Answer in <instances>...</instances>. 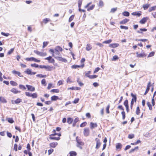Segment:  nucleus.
I'll return each instance as SVG.
<instances>
[{
    "label": "nucleus",
    "mask_w": 156,
    "mask_h": 156,
    "mask_svg": "<svg viewBox=\"0 0 156 156\" xmlns=\"http://www.w3.org/2000/svg\"><path fill=\"white\" fill-rule=\"evenodd\" d=\"M95 140L96 143L95 148L97 149H98L99 148L101 144V143L100 142V140L99 139L97 138H95Z\"/></svg>",
    "instance_id": "f257e3e1"
},
{
    "label": "nucleus",
    "mask_w": 156,
    "mask_h": 156,
    "mask_svg": "<svg viewBox=\"0 0 156 156\" xmlns=\"http://www.w3.org/2000/svg\"><path fill=\"white\" fill-rule=\"evenodd\" d=\"M84 135L85 136H89L90 133V130L88 128H85L83 132Z\"/></svg>",
    "instance_id": "f03ea898"
},
{
    "label": "nucleus",
    "mask_w": 156,
    "mask_h": 156,
    "mask_svg": "<svg viewBox=\"0 0 156 156\" xmlns=\"http://www.w3.org/2000/svg\"><path fill=\"white\" fill-rule=\"evenodd\" d=\"M55 58L59 61L63 62H67V60L65 58L62 57H61L56 56Z\"/></svg>",
    "instance_id": "7ed1b4c3"
},
{
    "label": "nucleus",
    "mask_w": 156,
    "mask_h": 156,
    "mask_svg": "<svg viewBox=\"0 0 156 156\" xmlns=\"http://www.w3.org/2000/svg\"><path fill=\"white\" fill-rule=\"evenodd\" d=\"M76 141L77 143L78 144L77 145V146L78 147H80V149H82V147L80 146V145L83 146L84 144V143L83 142H82L79 139H77V138L76 139Z\"/></svg>",
    "instance_id": "20e7f679"
},
{
    "label": "nucleus",
    "mask_w": 156,
    "mask_h": 156,
    "mask_svg": "<svg viewBox=\"0 0 156 156\" xmlns=\"http://www.w3.org/2000/svg\"><path fill=\"white\" fill-rule=\"evenodd\" d=\"M26 87H27L28 90L29 91L33 92L35 90L34 87H33L32 86L27 84L26 85Z\"/></svg>",
    "instance_id": "39448f33"
},
{
    "label": "nucleus",
    "mask_w": 156,
    "mask_h": 156,
    "mask_svg": "<svg viewBox=\"0 0 156 156\" xmlns=\"http://www.w3.org/2000/svg\"><path fill=\"white\" fill-rule=\"evenodd\" d=\"M45 59L48 60V62L51 63H54L55 61L54 59L53 58H52L51 56H49L48 57L45 58Z\"/></svg>",
    "instance_id": "423d86ee"
},
{
    "label": "nucleus",
    "mask_w": 156,
    "mask_h": 156,
    "mask_svg": "<svg viewBox=\"0 0 156 156\" xmlns=\"http://www.w3.org/2000/svg\"><path fill=\"white\" fill-rule=\"evenodd\" d=\"M151 85V82L149 81L148 82V83L147 85V89H146L145 92L144 94V95H146L147 94V93L150 90V87Z\"/></svg>",
    "instance_id": "0eeeda50"
},
{
    "label": "nucleus",
    "mask_w": 156,
    "mask_h": 156,
    "mask_svg": "<svg viewBox=\"0 0 156 156\" xmlns=\"http://www.w3.org/2000/svg\"><path fill=\"white\" fill-rule=\"evenodd\" d=\"M136 54L137 55V57L138 58L143 57L147 56L146 54L144 52L139 54L138 52H137Z\"/></svg>",
    "instance_id": "6e6552de"
},
{
    "label": "nucleus",
    "mask_w": 156,
    "mask_h": 156,
    "mask_svg": "<svg viewBox=\"0 0 156 156\" xmlns=\"http://www.w3.org/2000/svg\"><path fill=\"white\" fill-rule=\"evenodd\" d=\"M12 74H16L17 75L19 76L23 77V76L21 74V73L19 71H17L16 70H13L12 72Z\"/></svg>",
    "instance_id": "1a4fd4ad"
},
{
    "label": "nucleus",
    "mask_w": 156,
    "mask_h": 156,
    "mask_svg": "<svg viewBox=\"0 0 156 156\" xmlns=\"http://www.w3.org/2000/svg\"><path fill=\"white\" fill-rule=\"evenodd\" d=\"M90 125V128L91 129H93L94 127H97L98 126L96 123H94L93 122H91Z\"/></svg>",
    "instance_id": "9d476101"
},
{
    "label": "nucleus",
    "mask_w": 156,
    "mask_h": 156,
    "mask_svg": "<svg viewBox=\"0 0 156 156\" xmlns=\"http://www.w3.org/2000/svg\"><path fill=\"white\" fill-rule=\"evenodd\" d=\"M148 19V18L147 17H144L140 21V23L142 24H144Z\"/></svg>",
    "instance_id": "9b49d317"
},
{
    "label": "nucleus",
    "mask_w": 156,
    "mask_h": 156,
    "mask_svg": "<svg viewBox=\"0 0 156 156\" xmlns=\"http://www.w3.org/2000/svg\"><path fill=\"white\" fill-rule=\"evenodd\" d=\"M22 101V99L20 98H17L16 100H15L14 102L12 101V104H18Z\"/></svg>",
    "instance_id": "f8f14e48"
},
{
    "label": "nucleus",
    "mask_w": 156,
    "mask_h": 156,
    "mask_svg": "<svg viewBox=\"0 0 156 156\" xmlns=\"http://www.w3.org/2000/svg\"><path fill=\"white\" fill-rule=\"evenodd\" d=\"M129 21V20L126 19H123V20L120 21L119 24H125L126 23L128 22Z\"/></svg>",
    "instance_id": "ddd939ff"
},
{
    "label": "nucleus",
    "mask_w": 156,
    "mask_h": 156,
    "mask_svg": "<svg viewBox=\"0 0 156 156\" xmlns=\"http://www.w3.org/2000/svg\"><path fill=\"white\" fill-rule=\"evenodd\" d=\"M119 44L117 43L111 44H109V47L112 48H115L118 47Z\"/></svg>",
    "instance_id": "4468645a"
},
{
    "label": "nucleus",
    "mask_w": 156,
    "mask_h": 156,
    "mask_svg": "<svg viewBox=\"0 0 156 156\" xmlns=\"http://www.w3.org/2000/svg\"><path fill=\"white\" fill-rule=\"evenodd\" d=\"M10 91L15 94L20 93L21 92L20 91L16 89L15 88L12 89L10 90Z\"/></svg>",
    "instance_id": "2eb2a0df"
},
{
    "label": "nucleus",
    "mask_w": 156,
    "mask_h": 156,
    "mask_svg": "<svg viewBox=\"0 0 156 156\" xmlns=\"http://www.w3.org/2000/svg\"><path fill=\"white\" fill-rule=\"evenodd\" d=\"M131 95L132 97V99H133L134 102H136L137 100V97L136 94H134L133 93H131Z\"/></svg>",
    "instance_id": "dca6fc26"
},
{
    "label": "nucleus",
    "mask_w": 156,
    "mask_h": 156,
    "mask_svg": "<svg viewBox=\"0 0 156 156\" xmlns=\"http://www.w3.org/2000/svg\"><path fill=\"white\" fill-rule=\"evenodd\" d=\"M58 145V143L56 142H54L52 143H51L50 144V145L51 147L55 148V147Z\"/></svg>",
    "instance_id": "f3484780"
},
{
    "label": "nucleus",
    "mask_w": 156,
    "mask_h": 156,
    "mask_svg": "<svg viewBox=\"0 0 156 156\" xmlns=\"http://www.w3.org/2000/svg\"><path fill=\"white\" fill-rule=\"evenodd\" d=\"M55 50L57 51H62V49L61 47L57 46L55 48Z\"/></svg>",
    "instance_id": "a211bd4d"
},
{
    "label": "nucleus",
    "mask_w": 156,
    "mask_h": 156,
    "mask_svg": "<svg viewBox=\"0 0 156 156\" xmlns=\"http://www.w3.org/2000/svg\"><path fill=\"white\" fill-rule=\"evenodd\" d=\"M59 98L58 96L54 95L52 96L51 98V99L52 101H55L56 100L58 99Z\"/></svg>",
    "instance_id": "6ab92c4d"
},
{
    "label": "nucleus",
    "mask_w": 156,
    "mask_h": 156,
    "mask_svg": "<svg viewBox=\"0 0 156 156\" xmlns=\"http://www.w3.org/2000/svg\"><path fill=\"white\" fill-rule=\"evenodd\" d=\"M0 101L3 103H6L7 102L6 100L4 98L2 97H0Z\"/></svg>",
    "instance_id": "aec40b11"
},
{
    "label": "nucleus",
    "mask_w": 156,
    "mask_h": 156,
    "mask_svg": "<svg viewBox=\"0 0 156 156\" xmlns=\"http://www.w3.org/2000/svg\"><path fill=\"white\" fill-rule=\"evenodd\" d=\"M73 121V119L71 118H68L67 119V122L69 124H71Z\"/></svg>",
    "instance_id": "412c9836"
},
{
    "label": "nucleus",
    "mask_w": 156,
    "mask_h": 156,
    "mask_svg": "<svg viewBox=\"0 0 156 156\" xmlns=\"http://www.w3.org/2000/svg\"><path fill=\"white\" fill-rule=\"evenodd\" d=\"M150 5L149 4H146L144 5L143 7L144 10H147L150 7Z\"/></svg>",
    "instance_id": "4be33fe9"
},
{
    "label": "nucleus",
    "mask_w": 156,
    "mask_h": 156,
    "mask_svg": "<svg viewBox=\"0 0 156 156\" xmlns=\"http://www.w3.org/2000/svg\"><path fill=\"white\" fill-rule=\"evenodd\" d=\"M69 154H70L69 156H76L77 155L76 153L74 151H71L69 152Z\"/></svg>",
    "instance_id": "5701e85b"
},
{
    "label": "nucleus",
    "mask_w": 156,
    "mask_h": 156,
    "mask_svg": "<svg viewBox=\"0 0 156 156\" xmlns=\"http://www.w3.org/2000/svg\"><path fill=\"white\" fill-rule=\"evenodd\" d=\"M31 69H27L25 71H24V72L28 74V75H31Z\"/></svg>",
    "instance_id": "b1692460"
},
{
    "label": "nucleus",
    "mask_w": 156,
    "mask_h": 156,
    "mask_svg": "<svg viewBox=\"0 0 156 156\" xmlns=\"http://www.w3.org/2000/svg\"><path fill=\"white\" fill-rule=\"evenodd\" d=\"M49 138L51 140H59L60 139V138L59 137H56L55 136L52 137L51 136H50Z\"/></svg>",
    "instance_id": "393cba45"
},
{
    "label": "nucleus",
    "mask_w": 156,
    "mask_h": 156,
    "mask_svg": "<svg viewBox=\"0 0 156 156\" xmlns=\"http://www.w3.org/2000/svg\"><path fill=\"white\" fill-rule=\"evenodd\" d=\"M122 15L126 16H128L129 15V13L127 11H124L122 13Z\"/></svg>",
    "instance_id": "a878e982"
},
{
    "label": "nucleus",
    "mask_w": 156,
    "mask_h": 156,
    "mask_svg": "<svg viewBox=\"0 0 156 156\" xmlns=\"http://www.w3.org/2000/svg\"><path fill=\"white\" fill-rule=\"evenodd\" d=\"M50 21V20L49 18H45L43 20V22L45 24H46L48 22Z\"/></svg>",
    "instance_id": "bb28decb"
},
{
    "label": "nucleus",
    "mask_w": 156,
    "mask_h": 156,
    "mask_svg": "<svg viewBox=\"0 0 156 156\" xmlns=\"http://www.w3.org/2000/svg\"><path fill=\"white\" fill-rule=\"evenodd\" d=\"M122 147V145L120 143H118L116 145V148L117 149H121Z\"/></svg>",
    "instance_id": "cd10ccee"
},
{
    "label": "nucleus",
    "mask_w": 156,
    "mask_h": 156,
    "mask_svg": "<svg viewBox=\"0 0 156 156\" xmlns=\"http://www.w3.org/2000/svg\"><path fill=\"white\" fill-rule=\"evenodd\" d=\"M95 7V5L94 4L92 5L91 6L89 7L87 9V10L88 11L92 10L94 9Z\"/></svg>",
    "instance_id": "c85d7f7f"
},
{
    "label": "nucleus",
    "mask_w": 156,
    "mask_h": 156,
    "mask_svg": "<svg viewBox=\"0 0 156 156\" xmlns=\"http://www.w3.org/2000/svg\"><path fill=\"white\" fill-rule=\"evenodd\" d=\"M156 9V5L154 6L153 7H151L149 9V12H151L152 11H154Z\"/></svg>",
    "instance_id": "c756f323"
},
{
    "label": "nucleus",
    "mask_w": 156,
    "mask_h": 156,
    "mask_svg": "<svg viewBox=\"0 0 156 156\" xmlns=\"http://www.w3.org/2000/svg\"><path fill=\"white\" fill-rule=\"evenodd\" d=\"M10 83L13 86H16L18 85L17 83L13 81H10Z\"/></svg>",
    "instance_id": "7c9ffc66"
},
{
    "label": "nucleus",
    "mask_w": 156,
    "mask_h": 156,
    "mask_svg": "<svg viewBox=\"0 0 156 156\" xmlns=\"http://www.w3.org/2000/svg\"><path fill=\"white\" fill-rule=\"evenodd\" d=\"M91 49V47L90 44H87L86 48V50L87 51H89Z\"/></svg>",
    "instance_id": "2f4dec72"
},
{
    "label": "nucleus",
    "mask_w": 156,
    "mask_h": 156,
    "mask_svg": "<svg viewBox=\"0 0 156 156\" xmlns=\"http://www.w3.org/2000/svg\"><path fill=\"white\" fill-rule=\"evenodd\" d=\"M98 76L97 75H93L88 76V77L90 79H92L96 78Z\"/></svg>",
    "instance_id": "473e14b6"
},
{
    "label": "nucleus",
    "mask_w": 156,
    "mask_h": 156,
    "mask_svg": "<svg viewBox=\"0 0 156 156\" xmlns=\"http://www.w3.org/2000/svg\"><path fill=\"white\" fill-rule=\"evenodd\" d=\"M52 67L49 66H45L44 68L47 69L48 71H51Z\"/></svg>",
    "instance_id": "72a5a7b5"
},
{
    "label": "nucleus",
    "mask_w": 156,
    "mask_h": 156,
    "mask_svg": "<svg viewBox=\"0 0 156 156\" xmlns=\"http://www.w3.org/2000/svg\"><path fill=\"white\" fill-rule=\"evenodd\" d=\"M147 106H148V107L149 108V110H152V105L151 104L150 102H147Z\"/></svg>",
    "instance_id": "f704fd0d"
},
{
    "label": "nucleus",
    "mask_w": 156,
    "mask_h": 156,
    "mask_svg": "<svg viewBox=\"0 0 156 156\" xmlns=\"http://www.w3.org/2000/svg\"><path fill=\"white\" fill-rule=\"evenodd\" d=\"M50 91L53 93H58L59 92V90L58 89H53L51 90Z\"/></svg>",
    "instance_id": "c9c22d12"
},
{
    "label": "nucleus",
    "mask_w": 156,
    "mask_h": 156,
    "mask_svg": "<svg viewBox=\"0 0 156 156\" xmlns=\"http://www.w3.org/2000/svg\"><path fill=\"white\" fill-rule=\"evenodd\" d=\"M139 147L138 146L135 147L134 148L131 149L129 151V153H131L134 152L136 150L138 149Z\"/></svg>",
    "instance_id": "e433bc0d"
},
{
    "label": "nucleus",
    "mask_w": 156,
    "mask_h": 156,
    "mask_svg": "<svg viewBox=\"0 0 156 156\" xmlns=\"http://www.w3.org/2000/svg\"><path fill=\"white\" fill-rule=\"evenodd\" d=\"M119 58L118 57L117 55H114L113 57L112 58V61H116Z\"/></svg>",
    "instance_id": "4c0bfd02"
},
{
    "label": "nucleus",
    "mask_w": 156,
    "mask_h": 156,
    "mask_svg": "<svg viewBox=\"0 0 156 156\" xmlns=\"http://www.w3.org/2000/svg\"><path fill=\"white\" fill-rule=\"evenodd\" d=\"M41 83L42 85H43L44 86H46V80L45 79H43L42 80Z\"/></svg>",
    "instance_id": "58836bf2"
},
{
    "label": "nucleus",
    "mask_w": 156,
    "mask_h": 156,
    "mask_svg": "<svg viewBox=\"0 0 156 156\" xmlns=\"http://www.w3.org/2000/svg\"><path fill=\"white\" fill-rule=\"evenodd\" d=\"M80 66L78 65H73L71 66V68L72 69H76L80 67Z\"/></svg>",
    "instance_id": "ea45409f"
},
{
    "label": "nucleus",
    "mask_w": 156,
    "mask_h": 156,
    "mask_svg": "<svg viewBox=\"0 0 156 156\" xmlns=\"http://www.w3.org/2000/svg\"><path fill=\"white\" fill-rule=\"evenodd\" d=\"M79 9L80 8L82 4V0H79L78 2Z\"/></svg>",
    "instance_id": "a19ab883"
},
{
    "label": "nucleus",
    "mask_w": 156,
    "mask_h": 156,
    "mask_svg": "<svg viewBox=\"0 0 156 156\" xmlns=\"http://www.w3.org/2000/svg\"><path fill=\"white\" fill-rule=\"evenodd\" d=\"M31 97L33 98H35L37 97V93L32 94Z\"/></svg>",
    "instance_id": "79ce46f5"
},
{
    "label": "nucleus",
    "mask_w": 156,
    "mask_h": 156,
    "mask_svg": "<svg viewBox=\"0 0 156 156\" xmlns=\"http://www.w3.org/2000/svg\"><path fill=\"white\" fill-rule=\"evenodd\" d=\"M34 59V57H31L30 58H25V60L27 61H33Z\"/></svg>",
    "instance_id": "37998d69"
},
{
    "label": "nucleus",
    "mask_w": 156,
    "mask_h": 156,
    "mask_svg": "<svg viewBox=\"0 0 156 156\" xmlns=\"http://www.w3.org/2000/svg\"><path fill=\"white\" fill-rule=\"evenodd\" d=\"M134 135L133 134H129L128 136L129 139H132L134 137Z\"/></svg>",
    "instance_id": "c03bdc74"
},
{
    "label": "nucleus",
    "mask_w": 156,
    "mask_h": 156,
    "mask_svg": "<svg viewBox=\"0 0 156 156\" xmlns=\"http://www.w3.org/2000/svg\"><path fill=\"white\" fill-rule=\"evenodd\" d=\"M74 15H72L69 18V22H71L74 19Z\"/></svg>",
    "instance_id": "a18cd8bd"
},
{
    "label": "nucleus",
    "mask_w": 156,
    "mask_h": 156,
    "mask_svg": "<svg viewBox=\"0 0 156 156\" xmlns=\"http://www.w3.org/2000/svg\"><path fill=\"white\" fill-rule=\"evenodd\" d=\"M19 87L21 89L25 90L26 89L25 86L23 85H20L19 86Z\"/></svg>",
    "instance_id": "49530a36"
},
{
    "label": "nucleus",
    "mask_w": 156,
    "mask_h": 156,
    "mask_svg": "<svg viewBox=\"0 0 156 156\" xmlns=\"http://www.w3.org/2000/svg\"><path fill=\"white\" fill-rule=\"evenodd\" d=\"M87 124L86 122H85L82 123L80 125V127H83L85 126Z\"/></svg>",
    "instance_id": "de8ad7c7"
},
{
    "label": "nucleus",
    "mask_w": 156,
    "mask_h": 156,
    "mask_svg": "<svg viewBox=\"0 0 156 156\" xmlns=\"http://www.w3.org/2000/svg\"><path fill=\"white\" fill-rule=\"evenodd\" d=\"M8 121L9 122L11 123H12L14 122V120L12 118H8Z\"/></svg>",
    "instance_id": "09e8293b"
},
{
    "label": "nucleus",
    "mask_w": 156,
    "mask_h": 156,
    "mask_svg": "<svg viewBox=\"0 0 156 156\" xmlns=\"http://www.w3.org/2000/svg\"><path fill=\"white\" fill-rule=\"evenodd\" d=\"M31 66L32 67H34L35 68H37L39 67V66L36 63H34L31 64Z\"/></svg>",
    "instance_id": "8fccbe9b"
},
{
    "label": "nucleus",
    "mask_w": 156,
    "mask_h": 156,
    "mask_svg": "<svg viewBox=\"0 0 156 156\" xmlns=\"http://www.w3.org/2000/svg\"><path fill=\"white\" fill-rule=\"evenodd\" d=\"M103 5L104 3L103 2L102 0H100L99 3V6L102 7L103 6Z\"/></svg>",
    "instance_id": "3c124183"
},
{
    "label": "nucleus",
    "mask_w": 156,
    "mask_h": 156,
    "mask_svg": "<svg viewBox=\"0 0 156 156\" xmlns=\"http://www.w3.org/2000/svg\"><path fill=\"white\" fill-rule=\"evenodd\" d=\"M136 114L139 115L140 113V110L139 108V107H137L136 108Z\"/></svg>",
    "instance_id": "603ef678"
},
{
    "label": "nucleus",
    "mask_w": 156,
    "mask_h": 156,
    "mask_svg": "<svg viewBox=\"0 0 156 156\" xmlns=\"http://www.w3.org/2000/svg\"><path fill=\"white\" fill-rule=\"evenodd\" d=\"M122 115V118L123 120H124L125 119L126 115H125V113L124 111H123L121 112Z\"/></svg>",
    "instance_id": "864d4df0"
},
{
    "label": "nucleus",
    "mask_w": 156,
    "mask_h": 156,
    "mask_svg": "<svg viewBox=\"0 0 156 156\" xmlns=\"http://www.w3.org/2000/svg\"><path fill=\"white\" fill-rule=\"evenodd\" d=\"M120 28L121 29H124L126 30H127L128 29V27L122 25H121L120 26Z\"/></svg>",
    "instance_id": "5fc2aeb1"
},
{
    "label": "nucleus",
    "mask_w": 156,
    "mask_h": 156,
    "mask_svg": "<svg viewBox=\"0 0 156 156\" xmlns=\"http://www.w3.org/2000/svg\"><path fill=\"white\" fill-rule=\"evenodd\" d=\"M110 105H108L107 107L106 108V113L108 114H109L110 112L109 111V109L110 108Z\"/></svg>",
    "instance_id": "6e6d98bb"
},
{
    "label": "nucleus",
    "mask_w": 156,
    "mask_h": 156,
    "mask_svg": "<svg viewBox=\"0 0 156 156\" xmlns=\"http://www.w3.org/2000/svg\"><path fill=\"white\" fill-rule=\"evenodd\" d=\"M154 54V51H152L148 55V57H151L153 56Z\"/></svg>",
    "instance_id": "4d7b16f0"
},
{
    "label": "nucleus",
    "mask_w": 156,
    "mask_h": 156,
    "mask_svg": "<svg viewBox=\"0 0 156 156\" xmlns=\"http://www.w3.org/2000/svg\"><path fill=\"white\" fill-rule=\"evenodd\" d=\"M112 40L111 39H109L104 41L103 42V43L109 44L110 43H111L112 42Z\"/></svg>",
    "instance_id": "13d9d810"
},
{
    "label": "nucleus",
    "mask_w": 156,
    "mask_h": 156,
    "mask_svg": "<svg viewBox=\"0 0 156 156\" xmlns=\"http://www.w3.org/2000/svg\"><path fill=\"white\" fill-rule=\"evenodd\" d=\"M1 34L2 35L4 36H6V37L8 36L9 35H10L9 33H6L3 32H2L1 33Z\"/></svg>",
    "instance_id": "bf43d9fd"
},
{
    "label": "nucleus",
    "mask_w": 156,
    "mask_h": 156,
    "mask_svg": "<svg viewBox=\"0 0 156 156\" xmlns=\"http://www.w3.org/2000/svg\"><path fill=\"white\" fill-rule=\"evenodd\" d=\"M58 135L59 136H61V134L60 133H54L53 134H51L50 135V136H55V135Z\"/></svg>",
    "instance_id": "052dcab7"
},
{
    "label": "nucleus",
    "mask_w": 156,
    "mask_h": 156,
    "mask_svg": "<svg viewBox=\"0 0 156 156\" xmlns=\"http://www.w3.org/2000/svg\"><path fill=\"white\" fill-rule=\"evenodd\" d=\"M25 95L28 97H31V96L32 95V94L30 93L29 92H25Z\"/></svg>",
    "instance_id": "680f3d73"
},
{
    "label": "nucleus",
    "mask_w": 156,
    "mask_h": 156,
    "mask_svg": "<svg viewBox=\"0 0 156 156\" xmlns=\"http://www.w3.org/2000/svg\"><path fill=\"white\" fill-rule=\"evenodd\" d=\"M117 8H112L111 9L110 12L114 13L117 10Z\"/></svg>",
    "instance_id": "e2e57ef3"
},
{
    "label": "nucleus",
    "mask_w": 156,
    "mask_h": 156,
    "mask_svg": "<svg viewBox=\"0 0 156 156\" xmlns=\"http://www.w3.org/2000/svg\"><path fill=\"white\" fill-rule=\"evenodd\" d=\"M49 51L52 53V56L55 58V55H54V54L55 51H54V50L53 49H51L49 50Z\"/></svg>",
    "instance_id": "0e129e2a"
},
{
    "label": "nucleus",
    "mask_w": 156,
    "mask_h": 156,
    "mask_svg": "<svg viewBox=\"0 0 156 156\" xmlns=\"http://www.w3.org/2000/svg\"><path fill=\"white\" fill-rule=\"evenodd\" d=\"M14 49L13 48H11L9 51L8 52V55H10L12 54L14 51Z\"/></svg>",
    "instance_id": "69168bd1"
},
{
    "label": "nucleus",
    "mask_w": 156,
    "mask_h": 156,
    "mask_svg": "<svg viewBox=\"0 0 156 156\" xmlns=\"http://www.w3.org/2000/svg\"><path fill=\"white\" fill-rule=\"evenodd\" d=\"M123 104L125 106H127V105H128V100L127 99L124 102Z\"/></svg>",
    "instance_id": "338daca9"
},
{
    "label": "nucleus",
    "mask_w": 156,
    "mask_h": 156,
    "mask_svg": "<svg viewBox=\"0 0 156 156\" xmlns=\"http://www.w3.org/2000/svg\"><path fill=\"white\" fill-rule=\"evenodd\" d=\"M48 42H45L44 41L43 43V48H44L47 45H48Z\"/></svg>",
    "instance_id": "774afa93"
}]
</instances>
